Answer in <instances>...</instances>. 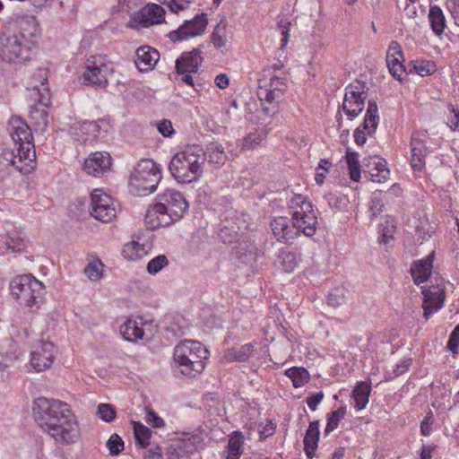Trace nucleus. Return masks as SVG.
I'll list each match as a JSON object with an SVG mask.
<instances>
[{
    "label": "nucleus",
    "instance_id": "f257e3e1",
    "mask_svg": "<svg viewBox=\"0 0 459 459\" xmlns=\"http://www.w3.org/2000/svg\"><path fill=\"white\" fill-rule=\"evenodd\" d=\"M32 410L38 424L58 444H73L79 438L78 422L67 403L39 397L35 400Z\"/></svg>",
    "mask_w": 459,
    "mask_h": 459
},
{
    "label": "nucleus",
    "instance_id": "f03ea898",
    "mask_svg": "<svg viewBox=\"0 0 459 459\" xmlns=\"http://www.w3.org/2000/svg\"><path fill=\"white\" fill-rule=\"evenodd\" d=\"M292 227L289 224L287 217L274 218L271 228L274 237L281 242L294 240L299 233L311 237L316 233L317 218L311 203L307 202L301 195L291 200Z\"/></svg>",
    "mask_w": 459,
    "mask_h": 459
},
{
    "label": "nucleus",
    "instance_id": "7ed1b4c3",
    "mask_svg": "<svg viewBox=\"0 0 459 459\" xmlns=\"http://www.w3.org/2000/svg\"><path fill=\"white\" fill-rule=\"evenodd\" d=\"M13 144V163L17 170L23 174L30 173L36 163V152L33 144L32 130L20 117L13 116L6 128Z\"/></svg>",
    "mask_w": 459,
    "mask_h": 459
},
{
    "label": "nucleus",
    "instance_id": "20e7f679",
    "mask_svg": "<svg viewBox=\"0 0 459 459\" xmlns=\"http://www.w3.org/2000/svg\"><path fill=\"white\" fill-rule=\"evenodd\" d=\"M185 196L175 189L158 195L156 203L146 212L145 222L151 229L166 227L181 219L188 209Z\"/></svg>",
    "mask_w": 459,
    "mask_h": 459
},
{
    "label": "nucleus",
    "instance_id": "39448f33",
    "mask_svg": "<svg viewBox=\"0 0 459 459\" xmlns=\"http://www.w3.org/2000/svg\"><path fill=\"white\" fill-rule=\"evenodd\" d=\"M205 162L204 150L200 145H189L171 159L169 169L179 183H190L202 174Z\"/></svg>",
    "mask_w": 459,
    "mask_h": 459
},
{
    "label": "nucleus",
    "instance_id": "423d86ee",
    "mask_svg": "<svg viewBox=\"0 0 459 459\" xmlns=\"http://www.w3.org/2000/svg\"><path fill=\"white\" fill-rule=\"evenodd\" d=\"M208 354L201 342L184 340L175 346L173 359L183 375L195 377L204 370Z\"/></svg>",
    "mask_w": 459,
    "mask_h": 459
},
{
    "label": "nucleus",
    "instance_id": "0eeeda50",
    "mask_svg": "<svg viewBox=\"0 0 459 459\" xmlns=\"http://www.w3.org/2000/svg\"><path fill=\"white\" fill-rule=\"evenodd\" d=\"M287 78L275 74H264L258 80L257 97L261 102L262 112L273 117L278 112L279 104L287 91Z\"/></svg>",
    "mask_w": 459,
    "mask_h": 459
},
{
    "label": "nucleus",
    "instance_id": "6e6552de",
    "mask_svg": "<svg viewBox=\"0 0 459 459\" xmlns=\"http://www.w3.org/2000/svg\"><path fill=\"white\" fill-rule=\"evenodd\" d=\"M12 295L31 311L39 308L43 301L44 285L32 274L17 275L10 282Z\"/></svg>",
    "mask_w": 459,
    "mask_h": 459
},
{
    "label": "nucleus",
    "instance_id": "1a4fd4ad",
    "mask_svg": "<svg viewBox=\"0 0 459 459\" xmlns=\"http://www.w3.org/2000/svg\"><path fill=\"white\" fill-rule=\"evenodd\" d=\"M160 178V169L152 160H141L131 173L130 192L134 195H148L156 189Z\"/></svg>",
    "mask_w": 459,
    "mask_h": 459
},
{
    "label": "nucleus",
    "instance_id": "9d476101",
    "mask_svg": "<svg viewBox=\"0 0 459 459\" xmlns=\"http://www.w3.org/2000/svg\"><path fill=\"white\" fill-rule=\"evenodd\" d=\"M30 44L11 30L0 34V58L7 63H17L30 58Z\"/></svg>",
    "mask_w": 459,
    "mask_h": 459
},
{
    "label": "nucleus",
    "instance_id": "9b49d317",
    "mask_svg": "<svg viewBox=\"0 0 459 459\" xmlns=\"http://www.w3.org/2000/svg\"><path fill=\"white\" fill-rule=\"evenodd\" d=\"M84 68L83 80L100 88L107 86L108 75L113 71L110 62L105 56L100 55L88 57Z\"/></svg>",
    "mask_w": 459,
    "mask_h": 459
},
{
    "label": "nucleus",
    "instance_id": "f8f14e48",
    "mask_svg": "<svg viewBox=\"0 0 459 459\" xmlns=\"http://www.w3.org/2000/svg\"><path fill=\"white\" fill-rule=\"evenodd\" d=\"M91 214L98 221L108 222L116 217L114 201L110 195L95 189L91 195Z\"/></svg>",
    "mask_w": 459,
    "mask_h": 459
},
{
    "label": "nucleus",
    "instance_id": "ddd939ff",
    "mask_svg": "<svg viewBox=\"0 0 459 459\" xmlns=\"http://www.w3.org/2000/svg\"><path fill=\"white\" fill-rule=\"evenodd\" d=\"M208 24L205 13L196 14L191 20H186L178 30L170 31L169 37L173 41L186 40L204 34Z\"/></svg>",
    "mask_w": 459,
    "mask_h": 459
},
{
    "label": "nucleus",
    "instance_id": "4468645a",
    "mask_svg": "<svg viewBox=\"0 0 459 459\" xmlns=\"http://www.w3.org/2000/svg\"><path fill=\"white\" fill-rule=\"evenodd\" d=\"M55 347L49 341H40L30 351V365L38 371H44L51 367L55 359Z\"/></svg>",
    "mask_w": 459,
    "mask_h": 459
},
{
    "label": "nucleus",
    "instance_id": "2eb2a0df",
    "mask_svg": "<svg viewBox=\"0 0 459 459\" xmlns=\"http://www.w3.org/2000/svg\"><path fill=\"white\" fill-rule=\"evenodd\" d=\"M427 132H415L411 138V165L414 171H423L429 152L426 146Z\"/></svg>",
    "mask_w": 459,
    "mask_h": 459
},
{
    "label": "nucleus",
    "instance_id": "dca6fc26",
    "mask_svg": "<svg viewBox=\"0 0 459 459\" xmlns=\"http://www.w3.org/2000/svg\"><path fill=\"white\" fill-rule=\"evenodd\" d=\"M164 9L156 4H149L141 9L131 20V27L139 29L147 28L153 24L161 23L164 21Z\"/></svg>",
    "mask_w": 459,
    "mask_h": 459
},
{
    "label": "nucleus",
    "instance_id": "f3484780",
    "mask_svg": "<svg viewBox=\"0 0 459 459\" xmlns=\"http://www.w3.org/2000/svg\"><path fill=\"white\" fill-rule=\"evenodd\" d=\"M199 444L200 438L197 436L172 440L167 447V457L168 459H189Z\"/></svg>",
    "mask_w": 459,
    "mask_h": 459
},
{
    "label": "nucleus",
    "instance_id": "a211bd4d",
    "mask_svg": "<svg viewBox=\"0 0 459 459\" xmlns=\"http://www.w3.org/2000/svg\"><path fill=\"white\" fill-rule=\"evenodd\" d=\"M379 122V116H378V108L376 101L369 100L368 106L366 113V117L363 123V129L357 128L354 131V139L355 143L358 145H363L366 141V134H372L376 132V129L377 127Z\"/></svg>",
    "mask_w": 459,
    "mask_h": 459
},
{
    "label": "nucleus",
    "instance_id": "6ab92c4d",
    "mask_svg": "<svg viewBox=\"0 0 459 459\" xmlns=\"http://www.w3.org/2000/svg\"><path fill=\"white\" fill-rule=\"evenodd\" d=\"M111 167V157L106 152H92L85 160L83 169L88 175L102 177Z\"/></svg>",
    "mask_w": 459,
    "mask_h": 459
},
{
    "label": "nucleus",
    "instance_id": "aec40b11",
    "mask_svg": "<svg viewBox=\"0 0 459 459\" xmlns=\"http://www.w3.org/2000/svg\"><path fill=\"white\" fill-rule=\"evenodd\" d=\"M422 293L424 295L423 301V316L426 320H429L431 315L439 309H441L444 306L445 301V291L443 289L438 287L431 289H423Z\"/></svg>",
    "mask_w": 459,
    "mask_h": 459
},
{
    "label": "nucleus",
    "instance_id": "412c9836",
    "mask_svg": "<svg viewBox=\"0 0 459 459\" xmlns=\"http://www.w3.org/2000/svg\"><path fill=\"white\" fill-rule=\"evenodd\" d=\"M50 101L42 97L39 101L30 107L29 118L36 132L44 133L48 126V107Z\"/></svg>",
    "mask_w": 459,
    "mask_h": 459
},
{
    "label": "nucleus",
    "instance_id": "4be33fe9",
    "mask_svg": "<svg viewBox=\"0 0 459 459\" xmlns=\"http://www.w3.org/2000/svg\"><path fill=\"white\" fill-rule=\"evenodd\" d=\"M403 61V54L400 44L392 41L386 52V64L392 75L398 81H402V75L405 72Z\"/></svg>",
    "mask_w": 459,
    "mask_h": 459
},
{
    "label": "nucleus",
    "instance_id": "5701e85b",
    "mask_svg": "<svg viewBox=\"0 0 459 459\" xmlns=\"http://www.w3.org/2000/svg\"><path fill=\"white\" fill-rule=\"evenodd\" d=\"M160 59V53L150 46H142L135 52V65L141 72H148L154 68Z\"/></svg>",
    "mask_w": 459,
    "mask_h": 459
},
{
    "label": "nucleus",
    "instance_id": "b1692460",
    "mask_svg": "<svg viewBox=\"0 0 459 459\" xmlns=\"http://www.w3.org/2000/svg\"><path fill=\"white\" fill-rule=\"evenodd\" d=\"M39 24L36 18L32 15L19 16L14 21V30L20 37H22L28 44L30 39L36 37L39 33Z\"/></svg>",
    "mask_w": 459,
    "mask_h": 459
},
{
    "label": "nucleus",
    "instance_id": "393cba45",
    "mask_svg": "<svg viewBox=\"0 0 459 459\" xmlns=\"http://www.w3.org/2000/svg\"><path fill=\"white\" fill-rule=\"evenodd\" d=\"M201 62L202 57L198 49L183 53L176 61L177 72L178 74L196 73Z\"/></svg>",
    "mask_w": 459,
    "mask_h": 459
},
{
    "label": "nucleus",
    "instance_id": "a878e982",
    "mask_svg": "<svg viewBox=\"0 0 459 459\" xmlns=\"http://www.w3.org/2000/svg\"><path fill=\"white\" fill-rule=\"evenodd\" d=\"M433 253L428 255L425 259L416 261L413 267L411 268V277L416 284L425 282L433 268Z\"/></svg>",
    "mask_w": 459,
    "mask_h": 459
},
{
    "label": "nucleus",
    "instance_id": "bb28decb",
    "mask_svg": "<svg viewBox=\"0 0 459 459\" xmlns=\"http://www.w3.org/2000/svg\"><path fill=\"white\" fill-rule=\"evenodd\" d=\"M319 422L317 420L310 422L304 437V450L307 458L312 459L317 448L319 440Z\"/></svg>",
    "mask_w": 459,
    "mask_h": 459
},
{
    "label": "nucleus",
    "instance_id": "cd10ccee",
    "mask_svg": "<svg viewBox=\"0 0 459 459\" xmlns=\"http://www.w3.org/2000/svg\"><path fill=\"white\" fill-rule=\"evenodd\" d=\"M253 351L254 345L252 343H246L238 348L227 350L223 355V359L227 362H244L248 359Z\"/></svg>",
    "mask_w": 459,
    "mask_h": 459
},
{
    "label": "nucleus",
    "instance_id": "c85d7f7f",
    "mask_svg": "<svg viewBox=\"0 0 459 459\" xmlns=\"http://www.w3.org/2000/svg\"><path fill=\"white\" fill-rule=\"evenodd\" d=\"M429 21L433 32L437 36H441L446 29V17L439 6L434 5L430 7Z\"/></svg>",
    "mask_w": 459,
    "mask_h": 459
},
{
    "label": "nucleus",
    "instance_id": "c756f323",
    "mask_svg": "<svg viewBox=\"0 0 459 459\" xmlns=\"http://www.w3.org/2000/svg\"><path fill=\"white\" fill-rule=\"evenodd\" d=\"M205 160L209 163L215 164L217 166L223 165L227 160L226 153L221 145L212 143L206 147Z\"/></svg>",
    "mask_w": 459,
    "mask_h": 459
},
{
    "label": "nucleus",
    "instance_id": "7c9ffc66",
    "mask_svg": "<svg viewBox=\"0 0 459 459\" xmlns=\"http://www.w3.org/2000/svg\"><path fill=\"white\" fill-rule=\"evenodd\" d=\"M370 391V385L364 382H360L355 386V388L352 391V396L357 410L360 411L367 406L368 403Z\"/></svg>",
    "mask_w": 459,
    "mask_h": 459
},
{
    "label": "nucleus",
    "instance_id": "2f4dec72",
    "mask_svg": "<svg viewBox=\"0 0 459 459\" xmlns=\"http://www.w3.org/2000/svg\"><path fill=\"white\" fill-rule=\"evenodd\" d=\"M120 333L126 340L130 342L142 339L144 333L137 322L131 319H128L120 326Z\"/></svg>",
    "mask_w": 459,
    "mask_h": 459
},
{
    "label": "nucleus",
    "instance_id": "473e14b6",
    "mask_svg": "<svg viewBox=\"0 0 459 459\" xmlns=\"http://www.w3.org/2000/svg\"><path fill=\"white\" fill-rule=\"evenodd\" d=\"M275 264L279 269L290 273L298 265L297 256L294 253L282 251L278 255Z\"/></svg>",
    "mask_w": 459,
    "mask_h": 459
},
{
    "label": "nucleus",
    "instance_id": "72a5a7b5",
    "mask_svg": "<svg viewBox=\"0 0 459 459\" xmlns=\"http://www.w3.org/2000/svg\"><path fill=\"white\" fill-rule=\"evenodd\" d=\"M366 84L363 82L356 81L348 85L345 89V95L343 102L358 100H365L367 94L365 91Z\"/></svg>",
    "mask_w": 459,
    "mask_h": 459
},
{
    "label": "nucleus",
    "instance_id": "f704fd0d",
    "mask_svg": "<svg viewBox=\"0 0 459 459\" xmlns=\"http://www.w3.org/2000/svg\"><path fill=\"white\" fill-rule=\"evenodd\" d=\"M122 254L126 259L135 261L143 258L146 255V250L143 245L133 240L124 246Z\"/></svg>",
    "mask_w": 459,
    "mask_h": 459
},
{
    "label": "nucleus",
    "instance_id": "c9c22d12",
    "mask_svg": "<svg viewBox=\"0 0 459 459\" xmlns=\"http://www.w3.org/2000/svg\"><path fill=\"white\" fill-rule=\"evenodd\" d=\"M0 242L4 244L6 249L13 252H21L25 247L24 239L16 232L7 233L4 237H1Z\"/></svg>",
    "mask_w": 459,
    "mask_h": 459
},
{
    "label": "nucleus",
    "instance_id": "e433bc0d",
    "mask_svg": "<svg viewBox=\"0 0 459 459\" xmlns=\"http://www.w3.org/2000/svg\"><path fill=\"white\" fill-rule=\"evenodd\" d=\"M409 66L410 72L414 71L422 77L431 75L436 72L434 63L427 60H413L410 62Z\"/></svg>",
    "mask_w": 459,
    "mask_h": 459
},
{
    "label": "nucleus",
    "instance_id": "4c0bfd02",
    "mask_svg": "<svg viewBox=\"0 0 459 459\" xmlns=\"http://www.w3.org/2000/svg\"><path fill=\"white\" fill-rule=\"evenodd\" d=\"M346 161L350 171L351 178L358 182L360 178V165L358 159V153L351 152L350 149L346 152Z\"/></svg>",
    "mask_w": 459,
    "mask_h": 459
},
{
    "label": "nucleus",
    "instance_id": "58836bf2",
    "mask_svg": "<svg viewBox=\"0 0 459 459\" xmlns=\"http://www.w3.org/2000/svg\"><path fill=\"white\" fill-rule=\"evenodd\" d=\"M286 376L292 380L295 387H300L309 379V373L304 368H291L286 371Z\"/></svg>",
    "mask_w": 459,
    "mask_h": 459
},
{
    "label": "nucleus",
    "instance_id": "ea45409f",
    "mask_svg": "<svg viewBox=\"0 0 459 459\" xmlns=\"http://www.w3.org/2000/svg\"><path fill=\"white\" fill-rule=\"evenodd\" d=\"M266 133L264 130L250 132L243 140V149H255L263 144L265 141Z\"/></svg>",
    "mask_w": 459,
    "mask_h": 459
},
{
    "label": "nucleus",
    "instance_id": "a19ab883",
    "mask_svg": "<svg viewBox=\"0 0 459 459\" xmlns=\"http://www.w3.org/2000/svg\"><path fill=\"white\" fill-rule=\"evenodd\" d=\"M244 445V436L239 431H235L232 437L229 440L228 444V453L231 455H235L240 456L243 450L242 446Z\"/></svg>",
    "mask_w": 459,
    "mask_h": 459
},
{
    "label": "nucleus",
    "instance_id": "79ce46f5",
    "mask_svg": "<svg viewBox=\"0 0 459 459\" xmlns=\"http://www.w3.org/2000/svg\"><path fill=\"white\" fill-rule=\"evenodd\" d=\"M345 414L346 408L342 406L328 415L327 424L325 429L326 435L333 431L338 427L340 420L344 418Z\"/></svg>",
    "mask_w": 459,
    "mask_h": 459
},
{
    "label": "nucleus",
    "instance_id": "37998d69",
    "mask_svg": "<svg viewBox=\"0 0 459 459\" xmlns=\"http://www.w3.org/2000/svg\"><path fill=\"white\" fill-rule=\"evenodd\" d=\"M136 442L142 447H147L150 444L151 430L141 423H135L134 427Z\"/></svg>",
    "mask_w": 459,
    "mask_h": 459
},
{
    "label": "nucleus",
    "instance_id": "c03bdc74",
    "mask_svg": "<svg viewBox=\"0 0 459 459\" xmlns=\"http://www.w3.org/2000/svg\"><path fill=\"white\" fill-rule=\"evenodd\" d=\"M6 147L0 153V178L12 167L13 163V150H11L10 143H6Z\"/></svg>",
    "mask_w": 459,
    "mask_h": 459
},
{
    "label": "nucleus",
    "instance_id": "a18cd8bd",
    "mask_svg": "<svg viewBox=\"0 0 459 459\" xmlns=\"http://www.w3.org/2000/svg\"><path fill=\"white\" fill-rule=\"evenodd\" d=\"M103 264L100 259L89 263L84 268V273L91 281H97L102 276Z\"/></svg>",
    "mask_w": 459,
    "mask_h": 459
},
{
    "label": "nucleus",
    "instance_id": "49530a36",
    "mask_svg": "<svg viewBox=\"0 0 459 459\" xmlns=\"http://www.w3.org/2000/svg\"><path fill=\"white\" fill-rule=\"evenodd\" d=\"M365 100H351L342 103V109L350 119L356 117L364 108Z\"/></svg>",
    "mask_w": 459,
    "mask_h": 459
},
{
    "label": "nucleus",
    "instance_id": "de8ad7c7",
    "mask_svg": "<svg viewBox=\"0 0 459 459\" xmlns=\"http://www.w3.org/2000/svg\"><path fill=\"white\" fill-rule=\"evenodd\" d=\"M169 264V260L165 255H160L152 259L147 264V272L150 274H156Z\"/></svg>",
    "mask_w": 459,
    "mask_h": 459
},
{
    "label": "nucleus",
    "instance_id": "09e8293b",
    "mask_svg": "<svg viewBox=\"0 0 459 459\" xmlns=\"http://www.w3.org/2000/svg\"><path fill=\"white\" fill-rule=\"evenodd\" d=\"M97 413L106 422L113 421L117 415L115 408L109 403H100L98 406Z\"/></svg>",
    "mask_w": 459,
    "mask_h": 459
},
{
    "label": "nucleus",
    "instance_id": "8fccbe9b",
    "mask_svg": "<svg viewBox=\"0 0 459 459\" xmlns=\"http://www.w3.org/2000/svg\"><path fill=\"white\" fill-rule=\"evenodd\" d=\"M109 454L117 455L124 449V442L117 434H112L106 444Z\"/></svg>",
    "mask_w": 459,
    "mask_h": 459
},
{
    "label": "nucleus",
    "instance_id": "3c124183",
    "mask_svg": "<svg viewBox=\"0 0 459 459\" xmlns=\"http://www.w3.org/2000/svg\"><path fill=\"white\" fill-rule=\"evenodd\" d=\"M376 170L377 173L370 172L373 182L382 183L389 179L390 171L382 161L377 163Z\"/></svg>",
    "mask_w": 459,
    "mask_h": 459
},
{
    "label": "nucleus",
    "instance_id": "603ef678",
    "mask_svg": "<svg viewBox=\"0 0 459 459\" xmlns=\"http://www.w3.org/2000/svg\"><path fill=\"white\" fill-rule=\"evenodd\" d=\"M212 41L216 48H221L226 44L225 27L217 25L212 34Z\"/></svg>",
    "mask_w": 459,
    "mask_h": 459
},
{
    "label": "nucleus",
    "instance_id": "864d4df0",
    "mask_svg": "<svg viewBox=\"0 0 459 459\" xmlns=\"http://www.w3.org/2000/svg\"><path fill=\"white\" fill-rule=\"evenodd\" d=\"M345 296L342 290L335 289L329 293L328 304L333 307H338L344 304Z\"/></svg>",
    "mask_w": 459,
    "mask_h": 459
},
{
    "label": "nucleus",
    "instance_id": "5fc2aeb1",
    "mask_svg": "<svg viewBox=\"0 0 459 459\" xmlns=\"http://www.w3.org/2000/svg\"><path fill=\"white\" fill-rule=\"evenodd\" d=\"M383 202L382 199L377 196H373L370 201L369 212L370 217H377L383 211Z\"/></svg>",
    "mask_w": 459,
    "mask_h": 459
},
{
    "label": "nucleus",
    "instance_id": "6e6d98bb",
    "mask_svg": "<svg viewBox=\"0 0 459 459\" xmlns=\"http://www.w3.org/2000/svg\"><path fill=\"white\" fill-rule=\"evenodd\" d=\"M191 0H169L168 6L172 13H178L179 11H183L188 8Z\"/></svg>",
    "mask_w": 459,
    "mask_h": 459
},
{
    "label": "nucleus",
    "instance_id": "4d7b16f0",
    "mask_svg": "<svg viewBox=\"0 0 459 459\" xmlns=\"http://www.w3.org/2000/svg\"><path fill=\"white\" fill-rule=\"evenodd\" d=\"M446 8L453 17L455 23L459 26V0H446Z\"/></svg>",
    "mask_w": 459,
    "mask_h": 459
},
{
    "label": "nucleus",
    "instance_id": "13d9d810",
    "mask_svg": "<svg viewBox=\"0 0 459 459\" xmlns=\"http://www.w3.org/2000/svg\"><path fill=\"white\" fill-rule=\"evenodd\" d=\"M158 131L165 137L171 136L174 134L172 124L169 120L163 119L157 124Z\"/></svg>",
    "mask_w": 459,
    "mask_h": 459
},
{
    "label": "nucleus",
    "instance_id": "bf43d9fd",
    "mask_svg": "<svg viewBox=\"0 0 459 459\" xmlns=\"http://www.w3.org/2000/svg\"><path fill=\"white\" fill-rule=\"evenodd\" d=\"M323 398H324L323 392H318V393L313 394L312 395L307 397V406L309 407V409L311 411H316L317 405L322 402Z\"/></svg>",
    "mask_w": 459,
    "mask_h": 459
},
{
    "label": "nucleus",
    "instance_id": "052dcab7",
    "mask_svg": "<svg viewBox=\"0 0 459 459\" xmlns=\"http://www.w3.org/2000/svg\"><path fill=\"white\" fill-rule=\"evenodd\" d=\"M290 22L287 21L281 20L279 22V28L281 30V35L283 36L281 39V47L284 48L289 41V30H290Z\"/></svg>",
    "mask_w": 459,
    "mask_h": 459
},
{
    "label": "nucleus",
    "instance_id": "680f3d73",
    "mask_svg": "<svg viewBox=\"0 0 459 459\" xmlns=\"http://www.w3.org/2000/svg\"><path fill=\"white\" fill-rule=\"evenodd\" d=\"M146 420L155 428H160L164 425V420L152 411L147 412Z\"/></svg>",
    "mask_w": 459,
    "mask_h": 459
},
{
    "label": "nucleus",
    "instance_id": "e2e57ef3",
    "mask_svg": "<svg viewBox=\"0 0 459 459\" xmlns=\"http://www.w3.org/2000/svg\"><path fill=\"white\" fill-rule=\"evenodd\" d=\"M450 108L454 117L448 125L452 130H455L459 126V110L455 108V107L452 105H450Z\"/></svg>",
    "mask_w": 459,
    "mask_h": 459
},
{
    "label": "nucleus",
    "instance_id": "0e129e2a",
    "mask_svg": "<svg viewBox=\"0 0 459 459\" xmlns=\"http://www.w3.org/2000/svg\"><path fill=\"white\" fill-rule=\"evenodd\" d=\"M215 84L220 89H225L229 85V78L225 74H221L215 78Z\"/></svg>",
    "mask_w": 459,
    "mask_h": 459
},
{
    "label": "nucleus",
    "instance_id": "69168bd1",
    "mask_svg": "<svg viewBox=\"0 0 459 459\" xmlns=\"http://www.w3.org/2000/svg\"><path fill=\"white\" fill-rule=\"evenodd\" d=\"M411 360L410 359H404L400 364L396 366V368L394 369V376H400L403 374L410 367Z\"/></svg>",
    "mask_w": 459,
    "mask_h": 459
},
{
    "label": "nucleus",
    "instance_id": "338daca9",
    "mask_svg": "<svg viewBox=\"0 0 459 459\" xmlns=\"http://www.w3.org/2000/svg\"><path fill=\"white\" fill-rule=\"evenodd\" d=\"M447 348L449 351H451L453 353H457L458 348H459V341L455 338L449 337L448 342H447Z\"/></svg>",
    "mask_w": 459,
    "mask_h": 459
},
{
    "label": "nucleus",
    "instance_id": "774afa93",
    "mask_svg": "<svg viewBox=\"0 0 459 459\" xmlns=\"http://www.w3.org/2000/svg\"><path fill=\"white\" fill-rule=\"evenodd\" d=\"M432 447L424 446L420 453V459H431Z\"/></svg>",
    "mask_w": 459,
    "mask_h": 459
}]
</instances>
